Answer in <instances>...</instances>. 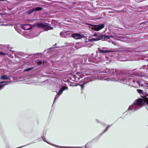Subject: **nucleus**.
I'll return each mask as SVG.
<instances>
[{"mask_svg":"<svg viewBox=\"0 0 148 148\" xmlns=\"http://www.w3.org/2000/svg\"><path fill=\"white\" fill-rule=\"evenodd\" d=\"M108 48L106 47H103L102 49L100 48H98V49L99 52L101 53H109L111 51L108 50Z\"/></svg>","mask_w":148,"mask_h":148,"instance_id":"obj_14","label":"nucleus"},{"mask_svg":"<svg viewBox=\"0 0 148 148\" xmlns=\"http://www.w3.org/2000/svg\"><path fill=\"white\" fill-rule=\"evenodd\" d=\"M71 36L76 39H81L82 37V35L77 33L71 34Z\"/></svg>","mask_w":148,"mask_h":148,"instance_id":"obj_13","label":"nucleus"},{"mask_svg":"<svg viewBox=\"0 0 148 148\" xmlns=\"http://www.w3.org/2000/svg\"><path fill=\"white\" fill-rule=\"evenodd\" d=\"M92 61H93V62H97V61H95V60L93 61V60H92Z\"/></svg>","mask_w":148,"mask_h":148,"instance_id":"obj_26","label":"nucleus"},{"mask_svg":"<svg viewBox=\"0 0 148 148\" xmlns=\"http://www.w3.org/2000/svg\"><path fill=\"white\" fill-rule=\"evenodd\" d=\"M145 97H147V96H148V94H147V95H145Z\"/></svg>","mask_w":148,"mask_h":148,"instance_id":"obj_25","label":"nucleus"},{"mask_svg":"<svg viewBox=\"0 0 148 148\" xmlns=\"http://www.w3.org/2000/svg\"><path fill=\"white\" fill-rule=\"evenodd\" d=\"M42 8L41 7L34 8L32 9H30L27 11V13L29 14H31L35 11H39L42 10Z\"/></svg>","mask_w":148,"mask_h":148,"instance_id":"obj_11","label":"nucleus"},{"mask_svg":"<svg viewBox=\"0 0 148 148\" xmlns=\"http://www.w3.org/2000/svg\"><path fill=\"white\" fill-rule=\"evenodd\" d=\"M68 87L66 86H62L60 89V90L59 91V92H60V93L59 94H57L56 95V96L54 99V102H55L56 101V100L58 99V97L60 96V95L61 94L63 91L65 90H67L68 89Z\"/></svg>","mask_w":148,"mask_h":148,"instance_id":"obj_9","label":"nucleus"},{"mask_svg":"<svg viewBox=\"0 0 148 148\" xmlns=\"http://www.w3.org/2000/svg\"><path fill=\"white\" fill-rule=\"evenodd\" d=\"M11 77V76H8L5 75H2L1 77V79L5 80V81L1 82V83H5L0 85V90L3 88L4 85L7 84L8 83L11 82L10 80Z\"/></svg>","mask_w":148,"mask_h":148,"instance_id":"obj_4","label":"nucleus"},{"mask_svg":"<svg viewBox=\"0 0 148 148\" xmlns=\"http://www.w3.org/2000/svg\"><path fill=\"white\" fill-rule=\"evenodd\" d=\"M38 25L39 27H45V31H47L53 29V27L49 26L48 24L46 23H39L38 24Z\"/></svg>","mask_w":148,"mask_h":148,"instance_id":"obj_7","label":"nucleus"},{"mask_svg":"<svg viewBox=\"0 0 148 148\" xmlns=\"http://www.w3.org/2000/svg\"><path fill=\"white\" fill-rule=\"evenodd\" d=\"M145 102L148 104V97H146L145 101L141 99H138L131 105L129 106L128 110H133L134 111L137 110L139 109Z\"/></svg>","mask_w":148,"mask_h":148,"instance_id":"obj_2","label":"nucleus"},{"mask_svg":"<svg viewBox=\"0 0 148 148\" xmlns=\"http://www.w3.org/2000/svg\"><path fill=\"white\" fill-rule=\"evenodd\" d=\"M0 15H1L0 14Z\"/></svg>","mask_w":148,"mask_h":148,"instance_id":"obj_31","label":"nucleus"},{"mask_svg":"<svg viewBox=\"0 0 148 148\" xmlns=\"http://www.w3.org/2000/svg\"><path fill=\"white\" fill-rule=\"evenodd\" d=\"M21 27L23 29L28 30L31 29L32 26L30 25L26 24L21 25Z\"/></svg>","mask_w":148,"mask_h":148,"instance_id":"obj_12","label":"nucleus"},{"mask_svg":"<svg viewBox=\"0 0 148 148\" xmlns=\"http://www.w3.org/2000/svg\"><path fill=\"white\" fill-rule=\"evenodd\" d=\"M42 61H39L37 62V64L38 65H40L42 64Z\"/></svg>","mask_w":148,"mask_h":148,"instance_id":"obj_21","label":"nucleus"},{"mask_svg":"<svg viewBox=\"0 0 148 148\" xmlns=\"http://www.w3.org/2000/svg\"><path fill=\"white\" fill-rule=\"evenodd\" d=\"M77 148V147H61V148Z\"/></svg>","mask_w":148,"mask_h":148,"instance_id":"obj_20","label":"nucleus"},{"mask_svg":"<svg viewBox=\"0 0 148 148\" xmlns=\"http://www.w3.org/2000/svg\"><path fill=\"white\" fill-rule=\"evenodd\" d=\"M8 55V54L7 53L0 51V55Z\"/></svg>","mask_w":148,"mask_h":148,"instance_id":"obj_16","label":"nucleus"},{"mask_svg":"<svg viewBox=\"0 0 148 148\" xmlns=\"http://www.w3.org/2000/svg\"><path fill=\"white\" fill-rule=\"evenodd\" d=\"M94 37L91 39V40L93 41H97L101 39H109L110 37L114 38L115 36H109L106 34H96L94 35Z\"/></svg>","mask_w":148,"mask_h":148,"instance_id":"obj_3","label":"nucleus"},{"mask_svg":"<svg viewBox=\"0 0 148 148\" xmlns=\"http://www.w3.org/2000/svg\"><path fill=\"white\" fill-rule=\"evenodd\" d=\"M105 74H99L95 77H88L87 78H85L84 79V80L85 81L87 80H89L90 81H92L96 79H98L106 80L108 81H118L121 83H126L130 86L134 87H137L138 86L140 85L139 82L133 78L125 77L121 76L119 77H116V78L114 77L113 78L110 79V77H105Z\"/></svg>","mask_w":148,"mask_h":148,"instance_id":"obj_1","label":"nucleus"},{"mask_svg":"<svg viewBox=\"0 0 148 148\" xmlns=\"http://www.w3.org/2000/svg\"><path fill=\"white\" fill-rule=\"evenodd\" d=\"M112 125H108V126L107 127H106V128L104 130V131H103V132L101 134V135H102L106 131V130H107L108 128H109L111 126H112Z\"/></svg>","mask_w":148,"mask_h":148,"instance_id":"obj_17","label":"nucleus"},{"mask_svg":"<svg viewBox=\"0 0 148 148\" xmlns=\"http://www.w3.org/2000/svg\"><path fill=\"white\" fill-rule=\"evenodd\" d=\"M137 91L140 94H142V95H144V92L143 91L140 89H137Z\"/></svg>","mask_w":148,"mask_h":148,"instance_id":"obj_15","label":"nucleus"},{"mask_svg":"<svg viewBox=\"0 0 148 148\" xmlns=\"http://www.w3.org/2000/svg\"><path fill=\"white\" fill-rule=\"evenodd\" d=\"M96 121L98 123H101L102 122L101 121H99L97 119L96 120Z\"/></svg>","mask_w":148,"mask_h":148,"instance_id":"obj_23","label":"nucleus"},{"mask_svg":"<svg viewBox=\"0 0 148 148\" xmlns=\"http://www.w3.org/2000/svg\"><path fill=\"white\" fill-rule=\"evenodd\" d=\"M35 36H34L33 37H35Z\"/></svg>","mask_w":148,"mask_h":148,"instance_id":"obj_30","label":"nucleus"},{"mask_svg":"<svg viewBox=\"0 0 148 148\" xmlns=\"http://www.w3.org/2000/svg\"><path fill=\"white\" fill-rule=\"evenodd\" d=\"M60 36L63 37L68 38L71 36V33L69 31L62 32L60 33Z\"/></svg>","mask_w":148,"mask_h":148,"instance_id":"obj_8","label":"nucleus"},{"mask_svg":"<svg viewBox=\"0 0 148 148\" xmlns=\"http://www.w3.org/2000/svg\"><path fill=\"white\" fill-rule=\"evenodd\" d=\"M90 26L93 27H91L90 26L89 27L90 28H91L92 30H94L95 31H99L101 29L105 27V25L104 24H102L98 25H90Z\"/></svg>","mask_w":148,"mask_h":148,"instance_id":"obj_5","label":"nucleus"},{"mask_svg":"<svg viewBox=\"0 0 148 148\" xmlns=\"http://www.w3.org/2000/svg\"><path fill=\"white\" fill-rule=\"evenodd\" d=\"M141 86H143V84H142L141 85Z\"/></svg>","mask_w":148,"mask_h":148,"instance_id":"obj_27","label":"nucleus"},{"mask_svg":"<svg viewBox=\"0 0 148 148\" xmlns=\"http://www.w3.org/2000/svg\"><path fill=\"white\" fill-rule=\"evenodd\" d=\"M0 1H4V0H0Z\"/></svg>","mask_w":148,"mask_h":148,"instance_id":"obj_29","label":"nucleus"},{"mask_svg":"<svg viewBox=\"0 0 148 148\" xmlns=\"http://www.w3.org/2000/svg\"><path fill=\"white\" fill-rule=\"evenodd\" d=\"M145 84H147V85H148V84H147V83H145Z\"/></svg>","mask_w":148,"mask_h":148,"instance_id":"obj_28","label":"nucleus"},{"mask_svg":"<svg viewBox=\"0 0 148 148\" xmlns=\"http://www.w3.org/2000/svg\"><path fill=\"white\" fill-rule=\"evenodd\" d=\"M90 72L89 69H82V71L81 72H77V74L80 77H82L85 75H87L90 74Z\"/></svg>","mask_w":148,"mask_h":148,"instance_id":"obj_6","label":"nucleus"},{"mask_svg":"<svg viewBox=\"0 0 148 148\" xmlns=\"http://www.w3.org/2000/svg\"><path fill=\"white\" fill-rule=\"evenodd\" d=\"M112 43L114 45H116V43L114 42H112Z\"/></svg>","mask_w":148,"mask_h":148,"instance_id":"obj_24","label":"nucleus"},{"mask_svg":"<svg viewBox=\"0 0 148 148\" xmlns=\"http://www.w3.org/2000/svg\"><path fill=\"white\" fill-rule=\"evenodd\" d=\"M32 69V68H28V69H25V70H24L23 71H30Z\"/></svg>","mask_w":148,"mask_h":148,"instance_id":"obj_18","label":"nucleus"},{"mask_svg":"<svg viewBox=\"0 0 148 148\" xmlns=\"http://www.w3.org/2000/svg\"><path fill=\"white\" fill-rule=\"evenodd\" d=\"M86 84V83H84L82 84H79V85L80 86L81 88L83 89L84 87V85Z\"/></svg>","mask_w":148,"mask_h":148,"instance_id":"obj_19","label":"nucleus"},{"mask_svg":"<svg viewBox=\"0 0 148 148\" xmlns=\"http://www.w3.org/2000/svg\"><path fill=\"white\" fill-rule=\"evenodd\" d=\"M103 73H108V74H114L116 72V70L113 69H110L107 68L103 69L102 71Z\"/></svg>","mask_w":148,"mask_h":148,"instance_id":"obj_10","label":"nucleus"},{"mask_svg":"<svg viewBox=\"0 0 148 148\" xmlns=\"http://www.w3.org/2000/svg\"><path fill=\"white\" fill-rule=\"evenodd\" d=\"M138 76L140 77H142L143 76V75L142 74H138L137 75Z\"/></svg>","mask_w":148,"mask_h":148,"instance_id":"obj_22","label":"nucleus"}]
</instances>
